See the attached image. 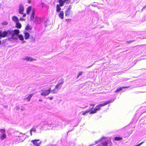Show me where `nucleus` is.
I'll use <instances>...</instances> for the list:
<instances>
[{
	"instance_id": "obj_4",
	"label": "nucleus",
	"mask_w": 146,
	"mask_h": 146,
	"mask_svg": "<svg viewBox=\"0 0 146 146\" xmlns=\"http://www.w3.org/2000/svg\"><path fill=\"white\" fill-rule=\"evenodd\" d=\"M51 91V88H49L47 90H42L41 91L40 94L42 96H46L48 95Z\"/></svg>"
},
{
	"instance_id": "obj_24",
	"label": "nucleus",
	"mask_w": 146,
	"mask_h": 146,
	"mask_svg": "<svg viewBox=\"0 0 146 146\" xmlns=\"http://www.w3.org/2000/svg\"><path fill=\"white\" fill-rule=\"evenodd\" d=\"M33 95V94H29V96H28L27 97L25 98V100H27V101H29L31 97H32V96Z\"/></svg>"
},
{
	"instance_id": "obj_8",
	"label": "nucleus",
	"mask_w": 146,
	"mask_h": 146,
	"mask_svg": "<svg viewBox=\"0 0 146 146\" xmlns=\"http://www.w3.org/2000/svg\"><path fill=\"white\" fill-rule=\"evenodd\" d=\"M41 126L43 128L46 127V126H50V124L48 122L46 121H45L41 122L40 123Z\"/></svg>"
},
{
	"instance_id": "obj_21",
	"label": "nucleus",
	"mask_w": 146,
	"mask_h": 146,
	"mask_svg": "<svg viewBox=\"0 0 146 146\" xmlns=\"http://www.w3.org/2000/svg\"><path fill=\"white\" fill-rule=\"evenodd\" d=\"M66 3L65 1L62 0H59V5L60 6L62 7L64 4V3Z\"/></svg>"
},
{
	"instance_id": "obj_33",
	"label": "nucleus",
	"mask_w": 146,
	"mask_h": 146,
	"mask_svg": "<svg viewBox=\"0 0 146 146\" xmlns=\"http://www.w3.org/2000/svg\"><path fill=\"white\" fill-rule=\"evenodd\" d=\"M71 19H66V21L68 22H70Z\"/></svg>"
},
{
	"instance_id": "obj_19",
	"label": "nucleus",
	"mask_w": 146,
	"mask_h": 146,
	"mask_svg": "<svg viewBox=\"0 0 146 146\" xmlns=\"http://www.w3.org/2000/svg\"><path fill=\"white\" fill-rule=\"evenodd\" d=\"M24 34L25 39H27L29 38L30 36V35L29 33L28 32H25Z\"/></svg>"
},
{
	"instance_id": "obj_29",
	"label": "nucleus",
	"mask_w": 146,
	"mask_h": 146,
	"mask_svg": "<svg viewBox=\"0 0 146 146\" xmlns=\"http://www.w3.org/2000/svg\"><path fill=\"white\" fill-rule=\"evenodd\" d=\"M82 72H79L77 76V78H78L80 76L82 75Z\"/></svg>"
},
{
	"instance_id": "obj_30",
	"label": "nucleus",
	"mask_w": 146,
	"mask_h": 146,
	"mask_svg": "<svg viewBox=\"0 0 146 146\" xmlns=\"http://www.w3.org/2000/svg\"><path fill=\"white\" fill-rule=\"evenodd\" d=\"M2 24L3 25H6L8 24V22L6 21H4L2 23Z\"/></svg>"
},
{
	"instance_id": "obj_42",
	"label": "nucleus",
	"mask_w": 146,
	"mask_h": 146,
	"mask_svg": "<svg viewBox=\"0 0 146 146\" xmlns=\"http://www.w3.org/2000/svg\"><path fill=\"white\" fill-rule=\"evenodd\" d=\"M39 101L40 102H41V101H42V100L41 99H40V100H39Z\"/></svg>"
},
{
	"instance_id": "obj_36",
	"label": "nucleus",
	"mask_w": 146,
	"mask_h": 146,
	"mask_svg": "<svg viewBox=\"0 0 146 146\" xmlns=\"http://www.w3.org/2000/svg\"><path fill=\"white\" fill-rule=\"evenodd\" d=\"M21 110L24 111L25 110V108H21Z\"/></svg>"
},
{
	"instance_id": "obj_41",
	"label": "nucleus",
	"mask_w": 146,
	"mask_h": 146,
	"mask_svg": "<svg viewBox=\"0 0 146 146\" xmlns=\"http://www.w3.org/2000/svg\"><path fill=\"white\" fill-rule=\"evenodd\" d=\"M146 7V5L145 6H144V7L143 8V9H144V8H145Z\"/></svg>"
},
{
	"instance_id": "obj_28",
	"label": "nucleus",
	"mask_w": 146,
	"mask_h": 146,
	"mask_svg": "<svg viewBox=\"0 0 146 146\" xmlns=\"http://www.w3.org/2000/svg\"><path fill=\"white\" fill-rule=\"evenodd\" d=\"M114 139L115 140L118 141L121 139H122V138L120 137H115Z\"/></svg>"
},
{
	"instance_id": "obj_26",
	"label": "nucleus",
	"mask_w": 146,
	"mask_h": 146,
	"mask_svg": "<svg viewBox=\"0 0 146 146\" xmlns=\"http://www.w3.org/2000/svg\"><path fill=\"white\" fill-rule=\"evenodd\" d=\"M31 7H29L27 9V14H28L31 11Z\"/></svg>"
},
{
	"instance_id": "obj_23",
	"label": "nucleus",
	"mask_w": 146,
	"mask_h": 146,
	"mask_svg": "<svg viewBox=\"0 0 146 146\" xmlns=\"http://www.w3.org/2000/svg\"><path fill=\"white\" fill-rule=\"evenodd\" d=\"M18 34L19 33L17 34L18 38H18H19L20 40H24L23 36L21 35H18Z\"/></svg>"
},
{
	"instance_id": "obj_1",
	"label": "nucleus",
	"mask_w": 146,
	"mask_h": 146,
	"mask_svg": "<svg viewBox=\"0 0 146 146\" xmlns=\"http://www.w3.org/2000/svg\"><path fill=\"white\" fill-rule=\"evenodd\" d=\"M19 31L18 29L3 31L0 30V39L2 37L4 38L7 36L9 37V35H11V38L16 40L18 38L17 34L19 33Z\"/></svg>"
},
{
	"instance_id": "obj_2",
	"label": "nucleus",
	"mask_w": 146,
	"mask_h": 146,
	"mask_svg": "<svg viewBox=\"0 0 146 146\" xmlns=\"http://www.w3.org/2000/svg\"><path fill=\"white\" fill-rule=\"evenodd\" d=\"M114 101V99H112L110 100L106 101L104 103L99 104L94 109V110H93V108H92L90 110L82 111L81 112V113H82V114L84 115H86L87 113L89 112L90 113V114L96 113L100 109V108L101 107H103L110 102H112Z\"/></svg>"
},
{
	"instance_id": "obj_44",
	"label": "nucleus",
	"mask_w": 146,
	"mask_h": 146,
	"mask_svg": "<svg viewBox=\"0 0 146 146\" xmlns=\"http://www.w3.org/2000/svg\"><path fill=\"white\" fill-rule=\"evenodd\" d=\"M130 42H131V41H130L129 42H128V41H127V42H128V43H129Z\"/></svg>"
},
{
	"instance_id": "obj_11",
	"label": "nucleus",
	"mask_w": 146,
	"mask_h": 146,
	"mask_svg": "<svg viewBox=\"0 0 146 146\" xmlns=\"http://www.w3.org/2000/svg\"><path fill=\"white\" fill-rule=\"evenodd\" d=\"M34 22L36 24L40 23H41L40 19L38 17H36L34 19Z\"/></svg>"
},
{
	"instance_id": "obj_14",
	"label": "nucleus",
	"mask_w": 146,
	"mask_h": 146,
	"mask_svg": "<svg viewBox=\"0 0 146 146\" xmlns=\"http://www.w3.org/2000/svg\"><path fill=\"white\" fill-rule=\"evenodd\" d=\"M64 15V13L63 11H61L60 13L58 14L59 17L61 19H63Z\"/></svg>"
},
{
	"instance_id": "obj_38",
	"label": "nucleus",
	"mask_w": 146,
	"mask_h": 146,
	"mask_svg": "<svg viewBox=\"0 0 146 146\" xmlns=\"http://www.w3.org/2000/svg\"><path fill=\"white\" fill-rule=\"evenodd\" d=\"M53 98V97H49V99L50 100H52Z\"/></svg>"
},
{
	"instance_id": "obj_25",
	"label": "nucleus",
	"mask_w": 146,
	"mask_h": 146,
	"mask_svg": "<svg viewBox=\"0 0 146 146\" xmlns=\"http://www.w3.org/2000/svg\"><path fill=\"white\" fill-rule=\"evenodd\" d=\"M36 131V129L35 128L33 127V128H32L30 130V133L31 135H32V132H35Z\"/></svg>"
},
{
	"instance_id": "obj_39",
	"label": "nucleus",
	"mask_w": 146,
	"mask_h": 146,
	"mask_svg": "<svg viewBox=\"0 0 146 146\" xmlns=\"http://www.w3.org/2000/svg\"><path fill=\"white\" fill-rule=\"evenodd\" d=\"M31 0H28V2L29 3H30L31 2Z\"/></svg>"
},
{
	"instance_id": "obj_16",
	"label": "nucleus",
	"mask_w": 146,
	"mask_h": 146,
	"mask_svg": "<svg viewBox=\"0 0 146 146\" xmlns=\"http://www.w3.org/2000/svg\"><path fill=\"white\" fill-rule=\"evenodd\" d=\"M24 60H25L27 61H31L33 60H35L33 59L31 57L27 56L24 58Z\"/></svg>"
},
{
	"instance_id": "obj_13",
	"label": "nucleus",
	"mask_w": 146,
	"mask_h": 146,
	"mask_svg": "<svg viewBox=\"0 0 146 146\" xmlns=\"http://www.w3.org/2000/svg\"><path fill=\"white\" fill-rule=\"evenodd\" d=\"M35 9H33L32 10V12L31 16V18H30V21H33L34 18L35 17Z\"/></svg>"
},
{
	"instance_id": "obj_22",
	"label": "nucleus",
	"mask_w": 146,
	"mask_h": 146,
	"mask_svg": "<svg viewBox=\"0 0 146 146\" xmlns=\"http://www.w3.org/2000/svg\"><path fill=\"white\" fill-rule=\"evenodd\" d=\"M126 87H121L120 88H117L116 90L114 92H118L119 91H120L122 90L123 89L127 88Z\"/></svg>"
},
{
	"instance_id": "obj_18",
	"label": "nucleus",
	"mask_w": 146,
	"mask_h": 146,
	"mask_svg": "<svg viewBox=\"0 0 146 146\" xmlns=\"http://www.w3.org/2000/svg\"><path fill=\"white\" fill-rule=\"evenodd\" d=\"M60 6L58 4H57L56 6V11L57 12L59 13L60 12L61 8L60 7Z\"/></svg>"
},
{
	"instance_id": "obj_12",
	"label": "nucleus",
	"mask_w": 146,
	"mask_h": 146,
	"mask_svg": "<svg viewBox=\"0 0 146 146\" xmlns=\"http://www.w3.org/2000/svg\"><path fill=\"white\" fill-rule=\"evenodd\" d=\"M12 20L15 23H18L19 20L18 18L16 16H13L12 17Z\"/></svg>"
},
{
	"instance_id": "obj_6",
	"label": "nucleus",
	"mask_w": 146,
	"mask_h": 146,
	"mask_svg": "<svg viewBox=\"0 0 146 146\" xmlns=\"http://www.w3.org/2000/svg\"><path fill=\"white\" fill-rule=\"evenodd\" d=\"M33 144L36 146H39L40 144L41 141L39 139H35L31 141Z\"/></svg>"
},
{
	"instance_id": "obj_43",
	"label": "nucleus",
	"mask_w": 146,
	"mask_h": 146,
	"mask_svg": "<svg viewBox=\"0 0 146 146\" xmlns=\"http://www.w3.org/2000/svg\"><path fill=\"white\" fill-rule=\"evenodd\" d=\"M94 145V144H92L91 145H89V146H92V145Z\"/></svg>"
},
{
	"instance_id": "obj_32",
	"label": "nucleus",
	"mask_w": 146,
	"mask_h": 146,
	"mask_svg": "<svg viewBox=\"0 0 146 146\" xmlns=\"http://www.w3.org/2000/svg\"><path fill=\"white\" fill-rule=\"evenodd\" d=\"M64 1H65V2L66 4H68L70 2V0H65Z\"/></svg>"
},
{
	"instance_id": "obj_31",
	"label": "nucleus",
	"mask_w": 146,
	"mask_h": 146,
	"mask_svg": "<svg viewBox=\"0 0 146 146\" xmlns=\"http://www.w3.org/2000/svg\"><path fill=\"white\" fill-rule=\"evenodd\" d=\"M101 141V140H100V138L98 140L96 141L95 143L96 144L98 143L99 142Z\"/></svg>"
},
{
	"instance_id": "obj_15",
	"label": "nucleus",
	"mask_w": 146,
	"mask_h": 146,
	"mask_svg": "<svg viewBox=\"0 0 146 146\" xmlns=\"http://www.w3.org/2000/svg\"><path fill=\"white\" fill-rule=\"evenodd\" d=\"M70 8H68L65 12V16L69 15H70Z\"/></svg>"
},
{
	"instance_id": "obj_9",
	"label": "nucleus",
	"mask_w": 146,
	"mask_h": 146,
	"mask_svg": "<svg viewBox=\"0 0 146 146\" xmlns=\"http://www.w3.org/2000/svg\"><path fill=\"white\" fill-rule=\"evenodd\" d=\"M24 10V8L23 6L22 5H19V13L21 14H23V11Z\"/></svg>"
},
{
	"instance_id": "obj_10",
	"label": "nucleus",
	"mask_w": 146,
	"mask_h": 146,
	"mask_svg": "<svg viewBox=\"0 0 146 146\" xmlns=\"http://www.w3.org/2000/svg\"><path fill=\"white\" fill-rule=\"evenodd\" d=\"M64 83V80L61 79L58 82V83L56 85V86H58L60 88H61L62 86Z\"/></svg>"
},
{
	"instance_id": "obj_17",
	"label": "nucleus",
	"mask_w": 146,
	"mask_h": 146,
	"mask_svg": "<svg viewBox=\"0 0 146 146\" xmlns=\"http://www.w3.org/2000/svg\"><path fill=\"white\" fill-rule=\"evenodd\" d=\"M61 123H60V124L58 125H56V127H52V129L54 130H56L58 129L59 128L61 127Z\"/></svg>"
},
{
	"instance_id": "obj_34",
	"label": "nucleus",
	"mask_w": 146,
	"mask_h": 146,
	"mask_svg": "<svg viewBox=\"0 0 146 146\" xmlns=\"http://www.w3.org/2000/svg\"><path fill=\"white\" fill-rule=\"evenodd\" d=\"M20 20L21 21H23L25 20V19L22 17H21L20 18Z\"/></svg>"
},
{
	"instance_id": "obj_40",
	"label": "nucleus",
	"mask_w": 146,
	"mask_h": 146,
	"mask_svg": "<svg viewBox=\"0 0 146 146\" xmlns=\"http://www.w3.org/2000/svg\"><path fill=\"white\" fill-rule=\"evenodd\" d=\"M90 106H95V104H90Z\"/></svg>"
},
{
	"instance_id": "obj_3",
	"label": "nucleus",
	"mask_w": 146,
	"mask_h": 146,
	"mask_svg": "<svg viewBox=\"0 0 146 146\" xmlns=\"http://www.w3.org/2000/svg\"><path fill=\"white\" fill-rule=\"evenodd\" d=\"M100 140H101V145L100 146H111L112 142L109 137H106L103 136L100 138Z\"/></svg>"
},
{
	"instance_id": "obj_20",
	"label": "nucleus",
	"mask_w": 146,
	"mask_h": 146,
	"mask_svg": "<svg viewBox=\"0 0 146 146\" xmlns=\"http://www.w3.org/2000/svg\"><path fill=\"white\" fill-rule=\"evenodd\" d=\"M16 24V27L18 29H20L21 27V25L20 23H19V21L18 22V23H15Z\"/></svg>"
},
{
	"instance_id": "obj_35",
	"label": "nucleus",
	"mask_w": 146,
	"mask_h": 146,
	"mask_svg": "<svg viewBox=\"0 0 146 146\" xmlns=\"http://www.w3.org/2000/svg\"><path fill=\"white\" fill-rule=\"evenodd\" d=\"M23 14V15L22 16L23 17H25L26 16V14H25V13L24 14Z\"/></svg>"
},
{
	"instance_id": "obj_27",
	"label": "nucleus",
	"mask_w": 146,
	"mask_h": 146,
	"mask_svg": "<svg viewBox=\"0 0 146 146\" xmlns=\"http://www.w3.org/2000/svg\"><path fill=\"white\" fill-rule=\"evenodd\" d=\"M31 27L29 25H27L26 27V29L27 30H31Z\"/></svg>"
},
{
	"instance_id": "obj_7",
	"label": "nucleus",
	"mask_w": 146,
	"mask_h": 146,
	"mask_svg": "<svg viewBox=\"0 0 146 146\" xmlns=\"http://www.w3.org/2000/svg\"><path fill=\"white\" fill-rule=\"evenodd\" d=\"M5 131L4 129H1L0 130V132L1 133V138L2 140L4 139L6 137V135L5 133Z\"/></svg>"
},
{
	"instance_id": "obj_5",
	"label": "nucleus",
	"mask_w": 146,
	"mask_h": 146,
	"mask_svg": "<svg viewBox=\"0 0 146 146\" xmlns=\"http://www.w3.org/2000/svg\"><path fill=\"white\" fill-rule=\"evenodd\" d=\"M60 89L61 88H60L58 86H56V85L55 88L52 90H51V93L53 94L57 93L59 92Z\"/></svg>"
},
{
	"instance_id": "obj_37",
	"label": "nucleus",
	"mask_w": 146,
	"mask_h": 146,
	"mask_svg": "<svg viewBox=\"0 0 146 146\" xmlns=\"http://www.w3.org/2000/svg\"><path fill=\"white\" fill-rule=\"evenodd\" d=\"M16 109L17 110H19L20 109V108H19L18 106H17L16 107Z\"/></svg>"
}]
</instances>
